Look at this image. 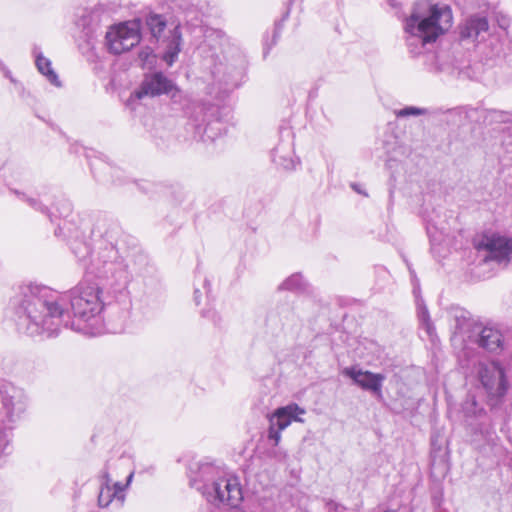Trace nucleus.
I'll return each mask as SVG.
<instances>
[{
    "instance_id": "obj_1",
    "label": "nucleus",
    "mask_w": 512,
    "mask_h": 512,
    "mask_svg": "<svg viewBox=\"0 0 512 512\" xmlns=\"http://www.w3.org/2000/svg\"><path fill=\"white\" fill-rule=\"evenodd\" d=\"M100 288L80 283L69 292L59 293L48 286L31 283L21 287L14 298V321L19 332L29 336L58 335L61 327L86 336L103 332Z\"/></svg>"
},
{
    "instance_id": "obj_2",
    "label": "nucleus",
    "mask_w": 512,
    "mask_h": 512,
    "mask_svg": "<svg viewBox=\"0 0 512 512\" xmlns=\"http://www.w3.org/2000/svg\"><path fill=\"white\" fill-rule=\"evenodd\" d=\"M188 477L190 486L200 491L211 503L236 507L243 499L238 479L227 477L220 467L212 463L190 462Z\"/></svg>"
},
{
    "instance_id": "obj_3",
    "label": "nucleus",
    "mask_w": 512,
    "mask_h": 512,
    "mask_svg": "<svg viewBox=\"0 0 512 512\" xmlns=\"http://www.w3.org/2000/svg\"><path fill=\"white\" fill-rule=\"evenodd\" d=\"M118 233L117 225H113L111 231L105 232L103 237L109 245L99 248L97 257L91 262L90 267V272L104 282L107 294L129 292L127 287L131 280V274L128 270V265L116 249L115 236Z\"/></svg>"
},
{
    "instance_id": "obj_4",
    "label": "nucleus",
    "mask_w": 512,
    "mask_h": 512,
    "mask_svg": "<svg viewBox=\"0 0 512 512\" xmlns=\"http://www.w3.org/2000/svg\"><path fill=\"white\" fill-rule=\"evenodd\" d=\"M452 10L446 4H430L423 11L417 9L406 20L405 31L423 45L432 43L452 26Z\"/></svg>"
},
{
    "instance_id": "obj_5",
    "label": "nucleus",
    "mask_w": 512,
    "mask_h": 512,
    "mask_svg": "<svg viewBox=\"0 0 512 512\" xmlns=\"http://www.w3.org/2000/svg\"><path fill=\"white\" fill-rule=\"evenodd\" d=\"M186 113L193 121L195 137L199 140L203 142L214 141L217 137L226 133L225 122L230 113L228 107L193 101L187 106Z\"/></svg>"
},
{
    "instance_id": "obj_6",
    "label": "nucleus",
    "mask_w": 512,
    "mask_h": 512,
    "mask_svg": "<svg viewBox=\"0 0 512 512\" xmlns=\"http://www.w3.org/2000/svg\"><path fill=\"white\" fill-rule=\"evenodd\" d=\"M132 301L129 292L107 294L101 302L103 331L118 334L125 331L130 322Z\"/></svg>"
},
{
    "instance_id": "obj_7",
    "label": "nucleus",
    "mask_w": 512,
    "mask_h": 512,
    "mask_svg": "<svg viewBox=\"0 0 512 512\" xmlns=\"http://www.w3.org/2000/svg\"><path fill=\"white\" fill-rule=\"evenodd\" d=\"M111 13L103 4L84 9L76 21L80 29V38L86 42L88 49L94 48L96 39L105 32L103 27L110 26Z\"/></svg>"
},
{
    "instance_id": "obj_8",
    "label": "nucleus",
    "mask_w": 512,
    "mask_h": 512,
    "mask_svg": "<svg viewBox=\"0 0 512 512\" xmlns=\"http://www.w3.org/2000/svg\"><path fill=\"white\" fill-rule=\"evenodd\" d=\"M179 93L180 90L176 87L174 82L163 73H147L145 74L139 88L130 94L125 105L133 110L135 109L133 106L134 102L136 100H141L144 97H155L167 94L171 95L172 99H175Z\"/></svg>"
},
{
    "instance_id": "obj_9",
    "label": "nucleus",
    "mask_w": 512,
    "mask_h": 512,
    "mask_svg": "<svg viewBox=\"0 0 512 512\" xmlns=\"http://www.w3.org/2000/svg\"><path fill=\"white\" fill-rule=\"evenodd\" d=\"M157 44L156 53L149 48L139 53V57L144 62L143 64H153L157 58H160L166 64H173L178 61V55L183 45L180 20L173 29L169 31L167 36L157 41Z\"/></svg>"
},
{
    "instance_id": "obj_10",
    "label": "nucleus",
    "mask_w": 512,
    "mask_h": 512,
    "mask_svg": "<svg viewBox=\"0 0 512 512\" xmlns=\"http://www.w3.org/2000/svg\"><path fill=\"white\" fill-rule=\"evenodd\" d=\"M0 397L5 413L4 427L10 432L13 425L22 420L28 406V398L24 390L12 384L0 387Z\"/></svg>"
},
{
    "instance_id": "obj_11",
    "label": "nucleus",
    "mask_w": 512,
    "mask_h": 512,
    "mask_svg": "<svg viewBox=\"0 0 512 512\" xmlns=\"http://www.w3.org/2000/svg\"><path fill=\"white\" fill-rule=\"evenodd\" d=\"M140 20L120 23L109 31L105 32L108 49L113 54H121L129 51L140 41Z\"/></svg>"
},
{
    "instance_id": "obj_12",
    "label": "nucleus",
    "mask_w": 512,
    "mask_h": 512,
    "mask_svg": "<svg viewBox=\"0 0 512 512\" xmlns=\"http://www.w3.org/2000/svg\"><path fill=\"white\" fill-rule=\"evenodd\" d=\"M477 248L487 252L486 261H495L498 264L507 265L512 256V240L496 233L484 235Z\"/></svg>"
},
{
    "instance_id": "obj_13",
    "label": "nucleus",
    "mask_w": 512,
    "mask_h": 512,
    "mask_svg": "<svg viewBox=\"0 0 512 512\" xmlns=\"http://www.w3.org/2000/svg\"><path fill=\"white\" fill-rule=\"evenodd\" d=\"M480 382L490 397L500 399L508 390L505 371L499 363L492 362L479 369Z\"/></svg>"
},
{
    "instance_id": "obj_14",
    "label": "nucleus",
    "mask_w": 512,
    "mask_h": 512,
    "mask_svg": "<svg viewBox=\"0 0 512 512\" xmlns=\"http://www.w3.org/2000/svg\"><path fill=\"white\" fill-rule=\"evenodd\" d=\"M168 8L174 14V18L170 24L175 26L180 20L185 24L196 27L203 21L204 11L199 0H169Z\"/></svg>"
},
{
    "instance_id": "obj_15",
    "label": "nucleus",
    "mask_w": 512,
    "mask_h": 512,
    "mask_svg": "<svg viewBox=\"0 0 512 512\" xmlns=\"http://www.w3.org/2000/svg\"><path fill=\"white\" fill-rule=\"evenodd\" d=\"M342 375L350 378L355 385L370 392L378 400L383 398L382 386L386 379L385 375L368 370L364 371L357 366L345 367L342 370Z\"/></svg>"
},
{
    "instance_id": "obj_16",
    "label": "nucleus",
    "mask_w": 512,
    "mask_h": 512,
    "mask_svg": "<svg viewBox=\"0 0 512 512\" xmlns=\"http://www.w3.org/2000/svg\"><path fill=\"white\" fill-rule=\"evenodd\" d=\"M298 318L295 312L294 301L286 299L278 302L266 316V327L272 333L281 331L285 326L293 324Z\"/></svg>"
},
{
    "instance_id": "obj_17",
    "label": "nucleus",
    "mask_w": 512,
    "mask_h": 512,
    "mask_svg": "<svg viewBox=\"0 0 512 512\" xmlns=\"http://www.w3.org/2000/svg\"><path fill=\"white\" fill-rule=\"evenodd\" d=\"M212 76L218 83L219 89L228 93L240 85L242 69L239 66H214Z\"/></svg>"
},
{
    "instance_id": "obj_18",
    "label": "nucleus",
    "mask_w": 512,
    "mask_h": 512,
    "mask_svg": "<svg viewBox=\"0 0 512 512\" xmlns=\"http://www.w3.org/2000/svg\"><path fill=\"white\" fill-rule=\"evenodd\" d=\"M489 30V23L485 16L474 14L464 20L459 26V35L461 40H471L475 42Z\"/></svg>"
},
{
    "instance_id": "obj_19",
    "label": "nucleus",
    "mask_w": 512,
    "mask_h": 512,
    "mask_svg": "<svg viewBox=\"0 0 512 512\" xmlns=\"http://www.w3.org/2000/svg\"><path fill=\"white\" fill-rule=\"evenodd\" d=\"M478 330L475 343L479 347L489 351L495 352L502 346V334L499 330L492 327H476Z\"/></svg>"
},
{
    "instance_id": "obj_20",
    "label": "nucleus",
    "mask_w": 512,
    "mask_h": 512,
    "mask_svg": "<svg viewBox=\"0 0 512 512\" xmlns=\"http://www.w3.org/2000/svg\"><path fill=\"white\" fill-rule=\"evenodd\" d=\"M303 413L304 410L297 404H290L285 407L278 408L270 418V425L282 431L287 428L293 420H298V414Z\"/></svg>"
},
{
    "instance_id": "obj_21",
    "label": "nucleus",
    "mask_w": 512,
    "mask_h": 512,
    "mask_svg": "<svg viewBox=\"0 0 512 512\" xmlns=\"http://www.w3.org/2000/svg\"><path fill=\"white\" fill-rule=\"evenodd\" d=\"M448 316L454 335H463L472 326L471 314L464 308L451 306L448 309Z\"/></svg>"
},
{
    "instance_id": "obj_22",
    "label": "nucleus",
    "mask_w": 512,
    "mask_h": 512,
    "mask_svg": "<svg viewBox=\"0 0 512 512\" xmlns=\"http://www.w3.org/2000/svg\"><path fill=\"white\" fill-rule=\"evenodd\" d=\"M71 250L75 257L83 264V266L90 271L91 262L95 259H90L92 249L90 245L78 238V235L75 236V239L70 243Z\"/></svg>"
},
{
    "instance_id": "obj_23",
    "label": "nucleus",
    "mask_w": 512,
    "mask_h": 512,
    "mask_svg": "<svg viewBox=\"0 0 512 512\" xmlns=\"http://www.w3.org/2000/svg\"><path fill=\"white\" fill-rule=\"evenodd\" d=\"M450 111L449 109L445 110L441 107L436 108H419L415 106H406L404 108L395 110V115L397 118H406L409 116H420V115H428V116H439L446 112Z\"/></svg>"
},
{
    "instance_id": "obj_24",
    "label": "nucleus",
    "mask_w": 512,
    "mask_h": 512,
    "mask_svg": "<svg viewBox=\"0 0 512 512\" xmlns=\"http://www.w3.org/2000/svg\"><path fill=\"white\" fill-rule=\"evenodd\" d=\"M167 23V20L161 14L149 13L145 17V24L150 31L151 37L155 39L156 42L162 39L161 35L164 32Z\"/></svg>"
},
{
    "instance_id": "obj_25",
    "label": "nucleus",
    "mask_w": 512,
    "mask_h": 512,
    "mask_svg": "<svg viewBox=\"0 0 512 512\" xmlns=\"http://www.w3.org/2000/svg\"><path fill=\"white\" fill-rule=\"evenodd\" d=\"M8 188L11 193L16 195L19 199L25 201L34 210L47 215L49 219L53 222V217H56V215L54 213H51L48 207L42 204L38 199L28 197L23 191L12 187V185L8 186Z\"/></svg>"
},
{
    "instance_id": "obj_26",
    "label": "nucleus",
    "mask_w": 512,
    "mask_h": 512,
    "mask_svg": "<svg viewBox=\"0 0 512 512\" xmlns=\"http://www.w3.org/2000/svg\"><path fill=\"white\" fill-rule=\"evenodd\" d=\"M307 283L300 273H294L286 278L277 288V291H290L294 293L306 290Z\"/></svg>"
},
{
    "instance_id": "obj_27",
    "label": "nucleus",
    "mask_w": 512,
    "mask_h": 512,
    "mask_svg": "<svg viewBox=\"0 0 512 512\" xmlns=\"http://www.w3.org/2000/svg\"><path fill=\"white\" fill-rule=\"evenodd\" d=\"M450 73L460 80H479L482 66H447Z\"/></svg>"
},
{
    "instance_id": "obj_28",
    "label": "nucleus",
    "mask_w": 512,
    "mask_h": 512,
    "mask_svg": "<svg viewBox=\"0 0 512 512\" xmlns=\"http://www.w3.org/2000/svg\"><path fill=\"white\" fill-rule=\"evenodd\" d=\"M72 210L73 205L70 200L62 198L57 201L56 211L58 212V217L66 219L68 216L71 215ZM67 224V221L64 220L63 225H58V227L55 230V235L59 236L63 233L64 230H69Z\"/></svg>"
},
{
    "instance_id": "obj_29",
    "label": "nucleus",
    "mask_w": 512,
    "mask_h": 512,
    "mask_svg": "<svg viewBox=\"0 0 512 512\" xmlns=\"http://www.w3.org/2000/svg\"><path fill=\"white\" fill-rule=\"evenodd\" d=\"M11 432L6 428L0 429V467L7 462V457L11 454Z\"/></svg>"
},
{
    "instance_id": "obj_30",
    "label": "nucleus",
    "mask_w": 512,
    "mask_h": 512,
    "mask_svg": "<svg viewBox=\"0 0 512 512\" xmlns=\"http://www.w3.org/2000/svg\"><path fill=\"white\" fill-rule=\"evenodd\" d=\"M116 499L115 492L111 486L101 485L99 495H98V504L100 507H107L109 504Z\"/></svg>"
},
{
    "instance_id": "obj_31",
    "label": "nucleus",
    "mask_w": 512,
    "mask_h": 512,
    "mask_svg": "<svg viewBox=\"0 0 512 512\" xmlns=\"http://www.w3.org/2000/svg\"><path fill=\"white\" fill-rule=\"evenodd\" d=\"M416 298L418 296L416 295ZM417 305L419 308L418 311V317L420 322L425 326V329L427 330L428 334H431V330L433 329L432 322L430 320L429 312L427 307L423 304V300L417 299Z\"/></svg>"
},
{
    "instance_id": "obj_32",
    "label": "nucleus",
    "mask_w": 512,
    "mask_h": 512,
    "mask_svg": "<svg viewBox=\"0 0 512 512\" xmlns=\"http://www.w3.org/2000/svg\"><path fill=\"white\" fill-rule=\"evenodd\" d=\"M39 73H41L52 85L55 87H61L62 83L59 79L58 74L55 72L52 66H36Z\"/></svg>"
},
{
    "instance_id": "obj_33",
    "label": "nucleus",
    "mask_w": 512,
    "mask_h": 512,
    "mask_svg": "<svg viewBox=\"0 0 512 512\" xmlns=\"http://www.w3.org/2000/svg\"><path fill=\"white\" fill-rule=\"evenodd\" d=\"M26 172L22 169L16 168L10 171V174L6 176V185L11 186L14 182H25L27 180Z\"/></svg>"
},
{
    "instance_id": "obj_34",
    "label": "nucleus",
    "mask_w": 512,
    "mask_h": 512,
    "mask_svg": "<svg viewBox=\"0 0 512 512\" xmlns=\"http://www.w3.org/2000/svg\"><path fill=\"white\" fill-rule=\"evenodd\" d=\"M278 149H276V153L274 155V162L283 167L286 170H293L296 167L295 161L291 157H285L281 155H277Z\"/></svg>"
},
{
    "instance_id": "obj_35",
    "label": "nucleus",
    "mask_w": 512,
    "mask_h": 512,
    "mask_svg": "<svg viewBox=\"0 0 512 512\" xmlns=\"http://www.w3.org/2000/svg\"><path fill=\"white\" fill-rule=\"evenodd\" d=\"M201 315L203 318L212 321L215 326H219L222 322L221 315L215 309L209 308L202 310Z\"/></svg>"
},
{
    "instance_id": "obj_36",
    "label": "nucleus",
    "mask_w": 512,
    "mask_h": 512,
    "mask_svg": "<svg viewBox=\"0 0 512 512\" xmlns=\"http://www.w3.org/2000/svg\"><path fill=\"white\" fill-rule=\"evenodd\" d=\"M111 487L113 492H115L116 501L119 502V506H122L125 499L124 491L127 487L120 482H115Z\"/></svg>"
},
{
    "instance_id": "obj_37",
    "label": "nucleus",
    "mask_w": 512,
    "mask_h": 512,
    "mask_svg": "<svg viewBox=\"0 0 512 512\" xmlns=\"http://www.w3.org/2000/svg\"><path fill=\"white\" fill-rule=\"evenodd\" d=\"M491 120L501 123H506L510 120V115L504 111L492 110L489 112Z\"/></svg>"
},
{
    "instance_id": "obj_38",
    "label": "nucleus",
    "mask_w": 512,
    "mask_h": 512,
    "mask_svg": "<svg viewBox=\"0 0 512 512\" xmlns=\"http://www.w3.org/2000/svg\"><path fill=\"white\" fill-rule=\"evenodd\" d=\"M106 169H109V167L102 162L91 163V171H92L94 177L97 178V180H99V181H102V182L105 181V179L101 176L99 171H103Z\"/></svg>"
},
{
    "instance_id": "obj_39",
    "label": "nucleus",
    "mask_w": 512,
    "mask_h": 512,
    "mask_svg": "<svg viewBox=\"0 0 512 512\" xmlns=\"http://www.w3.org/2000/svg\"><path fill=\"white\" fill-rule=\"evenodd\" d=\"M33 55L35 57V64H51V61L44 57L42 51L38 47L33 49Z\"/></svg>"
},
{
    "instance_id": "obj_40",
    "label": "nucleus",
    "mask_w": 512,
    "mask_h": 512,
    "mask_svg": "<svg viewBox=\"0 0 512 512\" xmlns=\"http://www.w3.org/2000/svg\"><path fill=\"white\" fill-rule=\"evenodd\" d=\"M326 508L327 512H347V509L343 505L332 500L326 503Z\"/></svg>"
},
{
    "instance_id": "obj_41",
    "label": "nucleus",
    "mask_w": 512,
    "mask_h": 512,
    "mask_svg": "<svg viewBox=\"0 0 512 512\" xmlns=\"http://www.w3.org/2000/svg\"><path fill=\"white\" fill-rule=\"evenodd\" d=\"M268 438L273 440L274 444L277 445L281 438V430L270 425L268 429Z\"/></svg>"
},
{
    "instance_id": "obj_42",
    "label": "nucleus",
    "mask_w": 512,
    "mask_h": 512,
    "mask_svg": "<svg viewBox=\"0 0 512 512\" xmlns=\"http://www.w3.org/2000/svg\"><path fill=\"white\" fill-rule=\"evenodd\" d=\"M100 477H101V485L111 486V478H110V474L108 472L107 467H105V469L101 472Z\"/></svg>"
},
{
    "instance_id": "obj_43",
    "label": "nucleus",
    "mask_w": 512,
    "mask_h": 512,
    "mask_svg": "<svg viewBox=\"0 0 512 512\" xmlns=\"http://www.w3.org/2000/svg\"><path fill=\"white\" fill-rule=\"evenodd\" d=\"M108 86H110L112 89H117L119 86H121V82L120 80L118 79V76L116 74H114L111 79H110V82L108 84Z\"/></svg>"
},
{
    "instance_id": "obj_44",
    "label": "nucleus",
    "mask_w": 512,
    "mask_h": 512,
    "mask_svg": "<svg viewBox=\"0 0 512 512\" xmlns=\"http://www.w3.org/2000/svg\"><path fill=\"white\" fill-rule=\"evenodd\" d=\"M200 297H201L200 290L198 288H195V290H194V302H195L196 305L200 304Z\"/></svg>"
},
{
    "instance_id": "obj_45",
    "label": "nucleus",
    "mask_w": 512,
    "mask_h": 512,
    "mask_svg": "<svg viewBox=\"0 0 512 512\" xmlns=\"http://www.w3.org/2000/svg\"><path fill=\"white\" fill-rule=\"evenodd\" d=\"M203 287L206 290V294L208 296L210 293V281L207 278L203 280Z\"/></svg>"
},
{
    "instance_id": "obj_46",
    "label": "nucleus",
    "mask_w": 512,
    "mask_h": 512,
    "mask_svg": "<svg viewBox=\"0 0 512 512\" xmlns=\"http://www.w3.org/2000/svg\"><path fill=\"white\" fill-rule=\"evenodd\" d=\"M133 476H134V473L131 472L128 477H127V481L125 483V486L128 487L130 485V483L132 482V479H133Z\"/></svg>"
},
{
    "instance_id": "obj_47",
    "label": "nucleus",
    "mask_w": 512,
    "mask_h": 512,
    "mask_svg": "<svg viewBox=\"0 0 512 512\" xmlns=\"http://www.w3.org/2000/svg\"><path fill=\"white\" fill-rule=\"evenodd\" d=\"M4 75L11 80V82H15L14 78L11 76L10 71L5 70Z\"/></svg>"
},
{
    "instance_id": "obj_48",
    "label": "nucleus",
    "mask_w": 512,
    "mask_h": 512,
    "mask_svg": "<svg viewBox=\"0 0 512 512\" xmlns=\"http://www.w3.org/2000/svg\"><path fill=\"white\" fill-rule=\"evenodd\" d=\"M352 188H353L356 192H358V193H362V191L360 190V187H358V185H357V184H352Z\"/></svg>"
},
{
    "instance_id": "obj_49",
    "label": "nucleus",
    "mask_w": 512,
    "mask_h": 512,
    "mask_svg": "<svg viewBox=\"0 0 512 512\" xmlns=\"http://www.w3.org/2000/svg\"><path fill=\"white\" fill-rule=\"evenodd\" d=\"M279 36V27H276L275 33H274V39H276Z\"/></svg>"
},
{
    "instance_id": "obj_50",
    "label": "nucleus",
    "mask_w": 512,
    "mask_h": 512,
    "mask_svg": "<svg viewBox=\"0 0 512 512\" xmlns=\"http://www.w3.org/2000/svg\"><path fill=\"white\" fill-rule=\"evenodd\" d=\"M438 68H439L438 70H439L440 72H443V69H441V66H438Z\"/></svg>"
}]
</instances>
